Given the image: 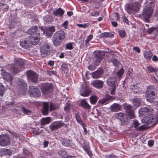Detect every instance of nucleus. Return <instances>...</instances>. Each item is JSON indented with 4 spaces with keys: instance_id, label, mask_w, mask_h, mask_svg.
Returning a JSON list of instances; mask_svg holds the SVG:
<instances>
[{
    "instance_id": "obj_1",
    "label": "nucleus",
    "mask_w": 158,
    "mask_h": 158,
    "mask_svg": "<svg viewBox=\"0 0 158 158\" xmlns=\"http://www.w3.org/2000/svg\"><path fill=\"white\" fill-rule=\"evenodd\" d=\"M65 38V33L63 31H56L52 38V42L56 46L59 45Z\"/></svg>"
},
{
    "instance_id": "obj_2",
    "label": "nucleus",
    "mask_w": 158,
    "mask_h": 158,
    "mask_svg": "<svg viewBox=\"0 0 158 158\" xmlns=\"http://www.w3.org/2000/svg\"><path fill=\"white\" fill-rule=\"evenodd\" d=\"M141 121L142 123L147 125L151 123L152 125H156L158 122V110L157 116L154 114L150 115L147 117L143 118Z\"/></svg>"
},
{
    "instance_id": "obj_3",
    "label": "nucleus",
    "mask_w": 158,
    "mask_h": 158,
    "mask_svg": "<svg viewBox=\"0 0 158 158\" xmlns=\"http://www.w3.org/2000/svg\"><path fill=\"white\" fill-rule=\"evenodd\" d=\"M153 11L151 6L145 7L142 13L141 19L146 22H148L149 19L152 15Z\"/></svg>"
},
{
    "instance_id": "obj_4",
    "label": "nucleus",
    "mask_w": 158,
    "mask_h": 158,
    "mask_svg": "<svg viewBox=\"0 0 158 158\" xmlns=\"http://www.w3.org/2000/svg\"><path fill=\"white\" fill-rule=\"evenodd\" d=\"M24 64V62L21 59H18L15 60V62L10 68V70L13 74L19 72Z\"/></svg>"
},
{
    "instance_id": "obj_5",
    "label": "nucleus",
    "mask_w": 158,
    "mask_h": 158,
    "mask_svg": "<svg viewBox=\"0 0 158 158\" xmlns=\"http://www.w3.org/2000/svg\"><path fill=\"white\" fill-rule=\"evenodd\" d=\"M43 107L42 110L43 114L44 115L48 114V107H50V111L54 110L59 108V105L52 103L43 102Z\"/></svg>"
},
{
    "instance_id": "obj_6",
    "label": "nucleus",
    "mask_w": 158,
    "mask_h": 158,
    "mask_svg": "<svg viewBox=\"0 0 158 158\" xmlns=\"http://www.w3.org/2000/svg\"><path fill=\"white\" fill-rule=\"evenodd\" d=\"M139 9V4L138 2H134L127 5V11L129 14L136 12Z\"/></svg>"
},
{
    "instance_id": "obj_7",
    "label": "nucleus",
    "mask_w": 158,
    "mask_h": 158,
    "mask_svg": "<svg viewBox=\"0 0 158 158\" xmlns=\"http://www.w3.org/2000/svg\"><path fill=\"white\" fill-rule=\"evenodd\" d=\"M27 86L26 83L24 82L23 80L19 81L17 87L19 93L23 95H25L26 93Z\"/></svg>"
},
{
    "instance_id": "obj_8",
    "label": "nucleus",
    "mask_w": 158,
    "mask_h": 158,
    "mask_svg": "<svg viewBox=\"0 0 158 158\" xmlns=\"http://www.w3.org/2000/svg\"><path fill=\"white\" fill-rule=\"evenodd\" d=\"M96 59L94 61V63L95 66L98 65L104 58L105 54V52L104 51H97L94 52Z\"/></svg>"
},
{
    "instance_id": "obj_9",
    "label": "nucleus",
    "mask_w": 158,
    "mask_h": 158,
    "mask_svg": "<svg viewBox=\"0 0 158 158\" xmlns=\"http://www.w3.org/2000/svg\"><path fill=\"white\" fill-rule=\"evenodd\" d=\"M27 79L29 81L36 83L38 80V75L33 71L31 70L27 71Z\"/></svg>"
},
{
    "instance_id": "obj_10",
    "label": "nucleus",
    "mask_w": 158,
    "mask_h": 158,
    "mask_svg": "<svg viewBox=\"0 0 158 158\" xmlns=\"http://www.w3.org/2000/svg\"><path fill=\"white\" fill-rule=\"evenodd\" d=\"M50 46L47 43H44L40 48L41 54L43 56H45L50 52Z\"/></svg>"
},
{
    "instance_id": "obj_11",
    "label": "nucleus",
    "mask_w": 158,
    "mask_h": 158,
    "mask_svg": "<svg viewBox=\"0 0 158 158\" xmlns=\"http://www.w3.org/2000/svg\"><path fill=\"white\" fill-rule=\"evenodd\" d=\"M29 93L31 96L37 98L40 95V93L38 88L33 86H30Z\"/></svg>"
},
{
    "instance_id": "obj_12",
    "label": "nucleus",
    "mask_w": 158,
    "mask_h": 158,
    "mask_svg": "<svg viewBox=\"0 0 158 158\" xmlns=\"http://www.w3.org/2000/svg\"><path fill=\"white\" fill-rule=\"evenodd\" d=\"M10 143V138L8 135L0 136V145L5 146L9 145Z\"/></svg>"
},
{
    "instance_id": "obj_13",
    "label": "nucleus",
    "mask_w": 158,
    "mask_h": 158,
    "mask_svg": "<svg viewBox=\"0 0 158 158\" xmlns=\"http://www.w3.org/2000/svg\"><path fill=\"white\" fill-rule=\"evenodd\" d=\"M41 89L43 93L44 94H47L48 93L52 92V85L48 83L42 84L41 85Z\"/></svg>"
},
{
    "instance_id": "obj_14",
    "label": "nucleus",
    "mask_w": 158,
    "mask_h": 158,
    "mask_svg": "<svg viewBox=\"0 0 158 158\" xmlns=\"http://www.w3.org/2000/svg\"><path fill=\"white\" fill-rule=\"evenodd\" d=\"M140 114L143 115L151 114L153 112V109L149 106L141 108L139 110Z\"/></svg>"
},
{
    "instance_id": "obj_15",
    "label": "nucleus",
    "mask_w": 158,
    "mask_h": 158,
    "mask_svg": "<svg viewBox=\"0 0 158 158\" xmlns=\"http://www.w3.org/2000/svg\"><path fill=\"white\" fill-rule=\"evenodd\" d=\"M40 33L38 32L36 34L37 36H29L28 39L31 43V44L35 45L39 43L40 38Z\"/></svg>"
},
{
    "instance_id": "obj_16",
    "label": "nucleus",
    "mask_w": 158,
    "mask_h": 158,
    "mask_svg": "<svg viewBox=\"0 0 158 158\" xmlns=\"http://www.w3.org/2000/svg\"><path fill=\"white\" fill-rule=\"evenodd\" d=\"M126 110V112L127 113L129 118L131 119H133L135 118L134 113L132 110V106L130 105H127L124 106Z\"/></svg>"
},
{
    "instance_id": "obj_17",
    "label": "nucleus",
    "mask_w": 158,
    "mask_h": 158,
    "mask_svg": "<svg viewBox=\"0 0 158 158\" xmlns=\"http://www.w3.org/2000/svg\"><path fill=\"white\" fill-rule=\"evenodd\" d=\"M63 126L61 122L56 121L53 122L50 126V129L52 131L56 130L59 128Z\"/></svg>"
},
{
    "instance_id": "obj_18",
    "label": "nucleus",
    "mask_w": 158,
    "mask_h": 158,
    "mask_svg": "<svg viewBox=\"0 0 158 158\" xmlns=\"http://www.w3.org/2000/svg\"><path fill=\"white\" fill-rule=\"evenodd\" d=\"M20 44L22 47L25 48H28L31 46V43L29 41L28 38L21 40Z\"/></svg>"
},
{
    "instance_id": "obj_19",
    "label": "nucleus",
    "mask_w": 158,
    "mask_h": 158,
    "mask_svg": "<svg viewBox=\"0 0 158 158\" xmlns=\"http://www.w3.org/2000/svg\"><path fill=\"white\" fill-rule=\"evenodd\" d=\"M115 98L114 97H112L110 95H106V97L103 99L99 100L98 103V104L103 105L107 102L110 100H113L115 99Z\"/></svg>"
},
{
    "instance_id": "obj_20",
    "label": "nucleus",
    "mask_w": 158,
    "mask_h": 158,
    "mask_svg": "<svg viewBox=\"0 0 158 158\" xmlns=\"http://www.w3.org/2000/svg\"><path fill=\"white\" fill-rule=\"evenodd\" d=\"M94 87L97 89H101L103 87V81L98 80H95L92 82Z\"/></svg>"
},
{
    "instance_id": "obj_21",
    "label": "nucleus",
    "mask_w": 158,
    "mask_h": 158,
    "mask_svg": "<svg viewBox=\"0 0 158 158\" xmlns=\"http://www.w3.org/2000/svg\"><path fill=\"white\" fill-rule=\"evenodd\" d=\"M139 123L136 120H134L133 121L132 125L137 130L141 131L145 129V127L143 125H141L139 126Z\"/></svg>"
},
{
    "instance_id": "obj_22",
    "label": "nucleus",
    "mask_w": 158,
    "mask_h": 158,
    "mask_svg": "<svg viewBox=\"0 0 158 158\" xmlns=\"http://www.w3.org/2000/svg\"><path fill=\"white\" fill-rule=\"evenodd\" d=\"M89 92V90L85 85L84 86L80 91V95L84 97L88 96Z\"/></svg>"
},
{
    "instance_id": "obj_23",
    "label": "nucleus",
    "mask_w": 158,
    "mask_h": 158,
    "mask_svg": "<svg viewBox=\"0 0 158 158\" xmlns=\"http://www.w3.org/2000/svg\"><path fill=\"white\" fill-rule=\"evenodd\" d=\"M116 79L114 77H110L106 81L107 85L110 87H116L115 82Z\"/></svg>"
},
{
    "instance_id": "obj_24",
    "label": "nucleus",
    "mask_w": 158,
    "mask_h": 158,
    "mask_svg": "<svg viewBox=\"0 0 158 158\" xmlns=\"http://www.w3.org/2000/svg\"><path fill=\"white\" fill-rule=\"evenodd\" d=\"M110 110L112 111L116 112L121 110V106L117 103H114L111 106Z\"/></svg>"
},
{
    "instance_id": "obj_25",
    "label": "nucleus",
    "mask_w": 158,
    "mask_h": 158,
    "mask_svg": "<svg viewBox=\"0 0 158 158\" xmlns=\"http://www.w3.org/2000/svg\"><path fill=\"white\" fill-rule=\"evenodd\" d=\"M131 102L134 106L137 108L140 106L141 100L139 98H136L132 99Z\"/></svg>"
},
{
    "instance_id": "obj_26",
    "label": "nucleus",
    "mask_w": 158,
    "mask_h": 158,
    "mask_svg": "<svg viewBox=\"0 0 158 158\" xmlns=\"http://www.w3.org/2000/svg\"><path fill=\"white\" fill-rule=\"evenodd\" d=\"M2 75L4 79L7 81H11L12 80V76L7 72H5L2 73Z\"/></svg>"
},
{
    "instance_id": "obj_27",
    "label": "nucleus",
    "mask_w": 158,
    "mask_h": 158,
    "mask_svg": "<svg viewBox=\"0 0 158 158\" xmlns=\"http://www.w3.org/2000/svg\"><path fill=\"white\" fill-rule=\"evenodd\" d=\"M64 11L60 8L54 11L53 14L54 15L57 16H61L64 14Z\"/></svg>"
},
{
    "instance_id": "obj_28",
    "label": "nucleus",
    "mask_w": 158,
    "mask_h": 158,
    "mask_svg": "<svg viewBox=\"0 0 158 158\" xmlns=\"http://www.w3.org/2000/svg\"><path fill=\"white\" fill-rule=\"evenodd\" d=\"M80 105L85 109H89L91 108V106L87 102L85 99H82L81 101Z\"/></svg>"
},
{
    "instance_id": "obj_29",
    "label": "nucleus",
    "mask_w": 158,
    "mask_h": 158,
    "mask_svg": "<svg viewBox=\"0 0 158 158\" xmlns=\"http://www.w3.org/2000/svg\"><path fill=\"white\" fill-rule=\"evenodd\" d=\"M103 73L102 70H98L92 73V76L94 78H97L101 77Z\"/></svg>"
},
{
    "instance_id": "obj_30",
    "label": "nucleus",
    "mask_w": 158,
    "mask_h": 158,
    "mask_svg": "<svg viewBox=\"0 0 158 158\" xmlns=\"http://www.w3.org/2000/svg\"><path fill=\"white\" fill-rule=\"evenodd\" d=\"M144 58L148 60H150L152 56V54L150 51H145L143 53Z\"/></svg>"
},
{
    "instance_id": "obj_31",
    "label": "nucleus",
    "mask_w": 158,
    "mask_h": 158,
    "mask_svg": "<svg viewBox=\"0 0 158 158\" xmlns=\"http://www.w3.org/2000/svg\"><path fill=\"white\" fill-rule=\"evenodd\" d=\"M83 148L89 157H91L93 155L92 152L90 150V147L88 145H85Z\"/></svg>"
},
{
    "instance_id": "obj_32",
    "label": "nucleus",
    "mask_w": 158,
    "mask_h": 158,
    "mask_svg": "<svg viewBox=\"0 0 158 158\" xmlns=\"http://www.w3.org/2000/svg\"><path fill=\"white\" fill-rule=\"evenodd\" d=\"M37 27L36 26H33L30 28L27 32L28 34L32 35L37 32Z\"/></svg>"
},
{
    "instance_id": "obj_33",
    "label": "nucleus",
    "mask_w": 158,
    "mask_h": 158,
    "mask_svg": "<svg viewBox=\"0 0 158 158\" xmlns=\"http://www.w3.org/2000/svg\"><path fill=\"white\" fill-rule=\"evenodd\" d=\"M75 116L77 121L81 125L82 127H84V126H85L84 122L81 120L80 116L77 113H75Z\"/></svg>"
},
{
    "instance_id": "obj_34",
    "label": "nucleus",
    "mask_w": 158,
    "mask_h": 158,
    "mask_svg": "<svg viewBox=\"0 0 158 158\" xmlns=\"http://www.w3.org/2000/svg\"><path fill=\"white\" fill-rule=\"evenodd\" d=\"M118 117L121 121L123 122L125 121V120H126L127 118V115L125 114L122 113L118 114Z\"/></svg>"
},
{
    "instance_id": "obj_35",
    "label": "nucleus",
    "mask_w": 158,
    "mask_h": 158,
    "mask_svg": "<svg viewBox=\"0 0 158 158\" xmlns=\"http://www.w3.org/2000/svg\"><path fill=\"white\" fill-rule=\"evenodd\" d=\"M113 35L108 32H103L100 35V38H110L113 37Z\"/></svg>"
},
{
    "instance_id": "obj_36",
    "label": "nucleus",
    "mask_w": 158,
    "mask_h": 158,
    "mask_svg": "<svg viewBox=\"0 0 158 158\" xmlns=\"http://www.w3.org/2000/svg\"><path fill=\"white\" fill-rule=\"evenodd\" d=\"M51 122L50 118L48 117L46 118H42L41 121V124L44 125L46 124L49 123Z\"/></svg>"
},
{
    "instance_id": "obj_37",
    "label": "nucleus",
    "mask_w": 158,
    "mask_h": 158,
    "mask_svg": "<svg viewBox=\"0 0 158 158\" xmlns=\"http://www.w3.org/2000/svg\"><path fill=\"white\" fill-rule=\"evenodd\" d=\"M98 100V98L97 96L95 95L91 96L90 98V101L92 104H94L97 102Z\"/></svg>"
},
{
    "instance_id": "obj_38",
    "label": "nucleus",
    "mask_w": 158,
    "mask_h": 158,
    "mask_svg": "<svg viewBox=\"0 0 158 158\" xmlns=\"http://www.w3.org/2000/svg\"><path fill=\"white\" fill-rule=\"evenodd\" d=\"M153 98L152 97L151 94L148 92L146 94V100L149 102L152 103L153 102Z\"/></svg>"
},
{
    "instance_id": "obj_39",
    "label": "nucleus",
    "mask_w": 158,
    "mask_h": 158,
    "mask_svg": "<svg viewBox=\"0 0 158 158\" xmlns=\"http://www.w3.org/2000/svg\"><path fill=\"white\" fill-rule=\"evenodd\" d=\"M70 142L69 140L66 139H63L61 140V143L65 147H69L70 146Z\"/></svg>"
},
{
    "instance_id": "obj_40",
    "label": "nucleus",
    "mask_w": 158,
    "mask_h": 158,
    "mask_svg": "<svg viewBox=\"0 0 158 158\" xmlns=\"http://www.w3.org/2000/svg\"><path fill=\"white\" fill-rule=\"evenodd\" d=\"M5 90V89L4 87V86L0 83V95L2 97L3 95Z\"/></svg>"
},
{
    "instance_id": "obj_41",
    "label": "nucleus",
    "mask_w": 158,
    "mask_h": 158,
    "mask_svg": "<svg viewBox=\"0 0 158 158\" xmlns=\"http://www.w3.org/2000/svg\"><path fill=\"white\" fill-rule=\"evenodd\" d=\"M58 154L62 158L66 157L68 156L66 152L64 151H60L58 152Z\"/></svg>"
},
{
    "instance_id": "obj_42",
    "label": "nucleus",
    "mask_w": 158,
    "mask_h": 158,
    "mask_svg": "<svg viewBox=\"0 0 158 158\" xmlns=\"http://www.w3.org/2000/svg\"><path fill=\"white\" fill-rule=\"evenodd\" d=\"M93 38V35H92L90 34L87 37L85 40V44L87 46L89 44V41Z\"/></svg>"
},
{
    "instance_id": "obj_43",
    "label": "nucleus",
    "mask_w": 158,
    "mask_h": 158,
    "mask_svg": "<svg viewBox=\"0 0 158 158\" xmlns=\"http://www.w3.org/2000/svg\"><path fill=\"white\" fill-rule=\"evenodd\" d=\"M157 29V27H152L148 29L147 31V32L148 34H150L152 32H153L154 31V30L156 29Z\"/></svg>"
},
{
    "instance_id": "obj_44",
    "label": "nucleus",
    "mask_w": 158,
    "mask_h": 158,
    "mask_svg": "<svg viewBox=\"0 0 158 158\" xmlns=\"http://www.w3.org/2000/svg\"><path fill=\"white\" fill-rule=\"evenodd\" d=\"M123 73L124 69L123 68H122L118 72L117 75L118 77H120L123 75Z\"/></svg>"
},
{
    "instance_id": "obj_45",
    "label": "nucleus",
    "mask_w": 158,
    "mask_h": 158,
    "mask_svg": "<svg viewBox=\"0 0 158 158\" xmlns=\"http://www.w3.org/2000/svg\"><path fill=\"white\" fill-rule=\"evenodd\" d=\"M3 152L5 155H7L9 156L11 155L12 154L10 151L7 149H4L3 150Z\"/></svg>"
},
{
    "instance_id": "obj_46",
    "label": "nucleus",
    "mask_w": 158,
    "mask_h": 158,
    "mask_svg": "<svg viewBox=\"0 0 158 158\" xmlns=\"http://www.w3.org/2000/svg\"><path fill=\"white\" fill-rule=\"evenodd\" d=\"M23 112L27 115H29L31 114V111L30 110L27 109L24 107H23L22 108Z\"/></svg>"
},
{
    "instance_id": "obj_47",
    "label": "nucleus",
    "mask_w": 158,
    "mask_h": 158,
    "mask_svg": "<svg viewBox=\"0 0 158 158\" xmlns=\"http://www.w3.org/2000/svg\"><path fill=\"white\" fill-rule=\"evenodd\" d=\"M119 35L121 38L124 37L126 36V33L124 30H121L118 31Z\"/></svg>"
},
{
    "instance_id": "obj_48",
    "label": "nucleus",
    "mask_w": 158,
    "mask_h": 158,
    "mask_svg": "<svg viewBox=\"0 0 158 158\" xmlns=\"http://www.w3.org/2000/svg\"><path fill=\"white\" fill-rule=\"evenodd\" d=\"M111 61L114 66H117L118 65L119 62L116 59L113 58L111 59Z\"/></svg>"
},
{
    "instance_id": "obj_49",
    "label": "nucleus",
    "mask_w": 158,
    "mask_h": 158,
    "mask_svg": "<svg viewBox=\"0 0 158 158\" xmlns=\"http://www.w3.org/2000/svg\"><path fill=\"white\" fill-rule=\"evenodd\" d=\"M44 20L47 22H51L52 20V17L50 16H46L44 18Z\"/></svg>"
},
{
    "instance_id": "obj_50",
    "label": "nucleus",
    "mask_w": 158,
    "mask_h": 158,
    "mask_svg": "<svg viewBox=\"0 0 158 158\" xmlns=\"http://www.w3.org/2000/svg\"><path fill=\"white\" fill-rule=\"evenodd\" d=\"M66 48L69 50L72 49L73 47L71 43H69L67 44L66 45Z\"/></svg>"
},
{
    "instance_id": "obj_51",
    "label": "nucleus",
    "mask_w": 158,
    "mask_h": 158,
    "mask_svg": "<svg viewBox=\"0 0 158 158\" xmlns=\"http://www.w3.org/2000/svg\"><path fill=\"white\" fill-rule=\"evenodd\" d=\"M47 30L53 33V32L55 31V27L54 26H52L48 27Z\"/></svg>"
},
{
    "instance_id": "obj_52",
    "label": "nucleus",
    "mask_w": 158,
    "mask_h": 158,
    "mask_svg": "<svg viewBox=\"0 0 158 158\" xmlns=\"http://www.w3.org/2000/svg\"><path fill=\"white\" fill-rule=\"evenodd\" d=\"M47 74L49 76L55 75L56 74V72L54 71H47Z\"/></svg>"
},
{
    "instance_id": "obj_53",
    "label": "nucleus",
    "mask_w": 158,
    "mask_h": 158,
    "mask_svg": "<svg viewBox=\"0 0 158 158\" xmlns=\"http://www.w3.org/2000/svg\"><path fill=\"white\" fill-rule=\"evenodd\" d=\"M112 88L110 89V94L112 95H114L115 94V90L116 89V87L114 86L112 87Z\"/></svg>"
},
{
    "instance_id": "obj_54",
    "label": "nucleus",
    "mask_w": 158,
    "mask_h": 158,
    "mask_svg": "<svg viewBox=\"0 0 158 158\" xmlns=\"http://www.w3.org/2000/svg\"><path fill=\"white\" fill-rule=\"evenodd\" d=\"M90 14L91 16H93L96 17V16H97L99 15V13L98 11H97L95 12H91L90 13Z\"/></svg>"
},
{
    "instance_id": "obj_55",
    "label": "nucleus",
    "mask_w": 158,
    "mask_h": 158,
    "mask_svg": "<svg viewBox=\"0 0 158 158\" xmlns=\"http://www.w3.org/2000/svg\"><path fill=\"white\" fill-rule=\"evenodd\" d=\"M70 105L68 103H66L65 106L64 107V110L65 111H68L70 110Z\"/></svg>"
},
{
    "instance_id": "obj_56",
    "label": "nucleus",
    "mask_w": 158,
    "mask_h": 158,
    "mask_svg": "<svg viewBox=\"0 0 158 158\" xmlns=\"http://www.w3.org/2000/svg\"><path fill=\"white\" fill-rule=\"evenodd\" d=\"M67 65L66 64H62L61 66V69L62 71H64L67 69Z\"/></svg>"
},
{
    "instance_id": "obj_57",
    "label": "nucleus",
    "mask_w": 158,
    "mask_h": 158,
    "mask_svg": "<svg viewBox=\"0 0 158 158\" xmlns=\"http://www.w3.org/2000/svg\"><path fill=\"white\" fill-rule=\"evenodd\" d=\"M147 69L148 71L150 73H152L153 71L155 72V69L152 67L151 66H148L147 67Z\"/></svg>"
},
{
    "instance_id": "obj_58",
    "label": "nucleus",
    "mask_w": 158,
    "mask_h": 158,
    "mask_svg": "<svg viewBox=\"0 0 158 158\" xmlns=\"http://www.w3.org/2000/svg\"><path fill=\"white\" fill-rule=\"evenodd\" d=\"M39 128H37L33 131V133L35 135H38L40 133L39 131Z\"/></svg>"
},
{
    "instance_id": "obj_59",
    "label": "nucleus",
    "mask_w": 158,
    "mask_h": 158,
    "mask_svg": "<svg viewBox=\"0 0 158 158\" xmlns=\"http://www.w3.org/2000/svg\"><path fill=\"white\" fill-rule=\"evenodd\" d=\"M77 26L79 27L85 28L87 27V24H77Z\"/></svg>"
},
{
    "instance_id": "obj_60",
    "label": "nucleus",
    "mask_w": 158,
    "mask_h": 158,
    "mask_svg": "<svg viewBox=\"0 0 158 158\" xmlns=\"http://www.w3.org/2000/svg\"><path fill=\"white\" fill-rule=\"evenodd\" d=\"M68 24V21L67 20L65 21L62 24V26L64 28L66 29L67 28V26Z\"/></svg>"
},
{
    "instance_id": "obj_61",
    "label": "nucleus",
    "mask_w": 158,
    "mask_h": 158,
    "mask_svg": "<svg viewBox=\"0 0 158 158\" xmlns=\"http://www.w3.org/2000/svg\"><path fill=\"white\" fill-rule=\"evenodd\" d=\"M53 33L52 32H50L49 31H48L47 30L46 31V35L48 37H51Z\"/></svg>"
},
{
    "instance_id": "obj_62",
    "label": "nucleus",
    "mask_w": 158,
    "mask_h": 158,
    "mask_svg": "<svg viewBox=\"0 0 158 158\" xmlns=\"http://www.w3.org/2000/svg\"><path fill=\"white\" fill-rule=\"evenodd\" d=\"M154 144V141L149 140L148 141V145L150 147H152Z\"/></svg>"
},
{
    "instance_id": "obj_63",
    "label": "nucleus",
    "mask_w": 158,
    "mask_h": 158,
    "mask_svg": "<svg viewBox=\"0 0 158 158\" xmlns=\"http://www.w3.org/2000/svg\"><path fill=\"white\" fill-rule=\"evenodd\" d=\"M152 60L154 62H156L158 60V57L156 55H154L152 58Z\"/></svg>"
},
{
    "instance_id": "obj_64",
    "label": "nucleus",
    "mask_w": 158,
    "mask_h": 158,
    "mask_svg": "<svg viewBox=\"0 0 158 158\" xmlns=\"http://www.w3.org/2000/svg\"><path fill=\"white\" fill-rule=\"evenodd\" d=\"M133 49L138 53L140 52V50L139 48L137 47H133Z\"/></svg>"
}]
</instances>
